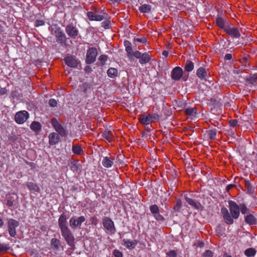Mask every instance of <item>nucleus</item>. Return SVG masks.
Returning <instances> with one entry per match:
<instances>
[{"mask_svg":"<svg viewBox=\"0 0 257 257\" xmlns=\"http://www.w3.org/2000/svg\"><path fill=\"white\" fill-rule=\"evenodd\" d=\"M228 205L230 213L226 207H223L221 209V213L225 222L230 225L234 223V219H237L239 216V206L232 200L228 201Z\"/></svg>","mask_w":257,"mask_h":257,"instance_id":"obj_1","label":"nucleus"},{"mask_svg":"<svg viewBox=\"0 0 257 257\" xmlns=\"http://www.w3.org/2000/svg\"><path fill=\"white\" fill-rule=\"evenodd\" d=\"M67 217L65 213H62L58 219V225L61 230L62 236L67 244L70 246L74 245L75 237L67 225Z\"/></svg>","mask_w":257,"mask_h":257,"instance_id":"obj_2","label":"nucleus"},{"mask_svg":"<svg viewBox=\"0 0 257 257\" xmlns=\"http://www.w3.org/2000/svg\"><path fill=\"white\" fill-rule=\"evenodd\" d=\"M51 123L58 134L61 137H66L68 135V131L63 127L57 120L56 118L51 119Z\"/></svg>","mask_w":257,"mask_h":257,"instance_id":"obj_3","label":"nucleus"},{"mask_svg":"<svg viewBox=\"0 0 257 257\" xmlns=\"http://www.w3.org/2000/svg\"><path fill=\"white\" fill-rule=\"evenodd\" d=\"M102 225L104 228L110 234H114L116 231V228L114 222L109 217L105 216L102 220Z\"/></svg>","mask_w":257,"mask_h":257,"instance_id":"obj_4","label":"nucleus"},{"mask_svg":"<svg viewBox=\"0 0 257 257\" xmlns=\"http://www.w3.org/2000/svg\"><path fill=\"white\" fill-rule=\"evenodd\" d=\"M20 225L19 221L11 218L8 221V230L11 237H15L17 234L16 228Z\"/></svg>","mask_w":257,"mask_h":257,"instance_id":"obj_5","label":"nucleus"},{"mask_svg":"<svg viewBox=\"0 0 257 257\" xmlns=\"http://www.w3.org/2000/svg\"><path fill=\"white\" fill-rule=\"evenodd\" d=\"M97 55V50L95 47L89 48L87 51L85 62L87 64H91L96 60Z\"/></svg>","mask_w":257,"mask_h":257,"instance_id":"obj_6","label":"nucleus"},{"mask_svg":"<svg viewBox=\"0 0 257 257\" xmlns=\"http://www.w3.org/2000/svg\"><path fill=\"white\" fill-rule=\"evenodd\" d=\"M101 12L102 14L99 15L92 12H88L87 13V16L90 21H101L103 20H107L109 17L108 15L103 11H102Z\"/></svg>","mask_w":257,"mask_h":257,"instance_id":"obj_7","label":"nucleus"},{"mask_svg":"<svg viewBox=\"0 0 257 257\" xmlns=\"http://www.w3.org/2000/svg\"><path fill=\"white\" fill-rule=\"evenodd\" d=\"M29 117V113L26 110L17 112L15 116V120L18 124H23Z\"/></svg>","mask_w":257,"mask_h":257,"instance_id":"obj_8","label":"nucleus"},{"mask_svg":"<svg viewBox=\"0 0 257 257\" xmlns=\"http://www.w3.org/2000/svg\"><path fill=\"white\" fill-rule=\"evenodd\" d=\"M85 220V218L83 216L79 217L72 216L69 220L70 227L72 229H75L77 227L81 228V224Z\"/></svg>","mask_w":257,"mask_h":257,"instance_id":"obj_9","label":"nucleus"},{"mask_svg":"<svg viewBox=\"0 0 257 257\" xmlns=\"http://www.w3.org/2000/svg\"><path fill=\"white\" fill-rule=\"evenodd\" d=\"M65 32L71 39H74L78 35L79 31L73 24L70 23L65 27Z\"/></svg>","mask_w":257,"mask_h":257,"instance_id":"obj_10","label":"nucleus"},{"mask_svg":"<svg viewBox=\"0 0 257 257\" xmlns=\"http://www.w3.org/2000/svg\"><path fill=\"white\" fill-rule=\"evenodd\" d=\"M55 34L57 42L61 44H65L67 38L60 28H57L55 30Z\"/></svg>","mask_w":257,"mask_h":257,"instance_id":"obj_11","label":"nucleus"},{"mask_svg":"<svg viewBox=\"0 0 257 257\" xmlns=\"http://www.w3.org/2000/svg\"><path fill=\"white\" fill-rule=\"evenodd\" d=\"M183 74V69L179 66L175 67L171 71V78L175 81H179Z\"/></svg>","mask_w":257,"mask_h":257,"instance_id":"obj_12","label":"nucleus"},{"mask_svg":"<svg viewBox=\"0 0 257 257\" xmlns=\"http://www.w3.org/2000/svg\"><path fill=\"white\" fill-rule=\"evenodd\" d=\"M224 32L228 35L236 39L239 38L241 36L239 29L237 28L232 27L231 26H228Z\"/></svg>","mask_w":257,"mask_h":257,"instance_id":"obj_13","label":"nucleus"},{"mask_svg":"<svg viewBox=\"0 0 257 257\" xmlns=\"http://www.w3.org/2000/svg\"><path fill=\"white\" fill-rule=\"evenodd\" d=\"M65 64L70 67L77 68L80 61L74 56H67L64 59Z\"/></svg>","mask_w":257,"mask_h":257,"instance_id":"obj_14","label":"nucleus"},{"mask_svg":"<svg viewBox=\"0 0 257 257\" xmlns=\"http://www.w3.org/2000/svg\"><path fill=\"white\" fill-rule=\"evenodd\" d=\"M50 244L54 250L59 251L60 249L63 250L64 247L61 244L60 240L56 238H52L50 241Z\"/></svg>","mask_w":257,"mask_h":257,"instance_id":"obj_15","label":"nucleus"},{"mask_svg":"<svg viewBox=\"0 0 257 257\" xmlns=\"http://www.w3.org/2000/svg\"><path fill=\"white\" fill-rule=\"evenodd\" d=\"M216 24L218 27L223 29L224 31H225V29H226L228 26H232V24L228 22H226L222 17H218L216 18Z\"/></svg>","mask_w":257,"mask_h":257,"instance_id":"obj_16","label":"nucleus"},{"mask_svg":"<svg viewBox=\"0 0 257 257\" xmlns=\"http://www.w3.org/2000/svg\"><path fill=\"white\" fill-rule=\"evenodd\" d=\"M59 135L56 133H52L49 135V143L51 146L57 144L60 141Z\"/></svg>","mask_w":257,"mask_h":257,"instance_id":"obj_17","label":"nucleus"},{"mask_svg":"<svg viewBox=\"0 0 257 257\" xmlns=\"http://www.w3.org/2000/svg\"><path fill=\"white\" fill-rule=\"evenodd\" d=\"M185 199L188 204L197 210H199L200 207L201 206L200 203L196 202L195 200L188 197V196H185Z\"/></svg>","mask_w":257,"mask_h":257,"instance_id":"obj_18","label":"nucleus"},{"mask_svg":"<svg viewBox=\"0 0 257 257\" xmlns=\"http://www.w3.org/2000/svg\"><path fill=\"white\" fill-rule=\"evenodd\" d=\"M151 118V114H148L147 115L141 114L139 117V120L141 123L144 125H147L150 123L152 122V120Z\"/></svg>","mask_w":257,"mask_h":257,"instance_id":"obj_19","label":"nucleus"},{"mask_svg":"<svg viewBox=\"0 0 257 257\" xmlns=\"http://www.w3.org/2000/svg\"><path fill=\"white\" fill-rule=\"evenodd\" d=\"M124 46L125 47V51L127 53V56L129 59H131L132 57V46L131 43L128 40H125L123 42Z\"/></svg>","mask_w":257,"mask_h":257,"instance_id":"obj_20","label":"nucleus"},{"mask_svg":"<svg viewBox=\"0 0 257 257\" xmlns=\"http://www.w3.org/2000/svg\"><path fill=\"white\" fill-rule=\"evenodd\" d=\"M27 187L30 191L34 193H38L40 191L39 186L37 184L32 182H28Z\"/></svg>","mask_w":257,"mask_h":257,"instance_id":"obj_21","label":"nucleus"},{"mask_svg":"<svg viewBox=\"0 0 257 257\" xmlns=\"http://www.w3.org/2000/svg\"><path fill=\"white\" fill-rule=\"evenodd\" d=\"M101 136L108 142H112L113 139V135L111 131H104L102 133Z\"/></svg>","mask_w":257,"mask_h":257,"instance_id":"obj_22","label":"nucleus"},{"mask_svg":"<svg viewBox=\"0 0 257 257\" xmlns=\"http://www.w3.org/2000/svg\"><path fill=\"white\" fill-rule=\"evenodd\" d=\"M123 244L128 249H131L134 248L137 244L136 241H132L123 239L122 240Z\"/></svg>","mask_w":257,"mask_h":257,"instance_id":"obj_23","label":"nucleus"},{"mask_svg":"<svg viewBox=\"0 0 257 257\" xmlns=\"http://www.w3.org/2000/svg\"><path fill=\"white\" fill-rule=\"evenodd\" d=\"M244 219L245 222L249 225H255L257 223L256 218L252 214L247 215Z\"/></svg>","mask_w":257,"mask_h":257,"instance_id":"obj_24","label":"nucleus"},{"mask_svg":"<svg viewBox=\"0 0 257 257\" xmlns=\"http://www.w3.org/2000/svg\"><path fill=\"white\" fill-rule=\"evenodd\" d=\"M12 195H14L15 197L11 196L7 197V205L10 207H12L14 205L15 201L17 200L18 201L19 199V197L16 194L13 193Z\"/></svg>","mask_w":257,"mask_h":257,"instance_id":"obj_25","label":"nucleus"},{"mask_svg":"<svg viewBox=\"0 0 257 257\" xmlns=\"http://www.w3.org/2000/svg\"><path fill=\"white\" fill-rule=\"evenodd\" d=\"M197 76L201 79H206L207 76L206 70L203 67L198 68L196 72Z\"/></svg>","mask_w":257,"mask_h":257,"instance_id":"obj_26","label":"nucleus"},{"mask_svg":"<svg viewBox=\"0 0 257 257\" xmlns=\"http://www.w3.org/2000/svg\"><path fill=\"white\" fill-rule=\"evenodd\" d=\"M151 59V57L148 53H143L142 56L139 59V62L141 64H145L149 62Z\"/></svg>","mask_w":257,"mask_h":257,"instance_id":"obj_27","label":"nucleus"},{"mask_svg":"<svg viewBox=\"0 0 257 257\" xmlns=\"http://www.w3.org/2000/svg\"><path fill=\"white\" fill-rule=\"evenodd\" d=\"M113 159L111 160L110 158L105 157L102 160V164L105 168H110L113 165Z\"/></svg>","mask_w":257,"mask_h":257,"instance_id":"obj_28","label":"nucleus"},{"mask_svg":"<svg viewBox=\"0 0 257 257\" xmlns=\"http://www.w3.org/2000/svg\"><path fill=\"white\" fill-rule=\"evenodd\" d=\"M30 128L33 132H38L41 130L42 125L39 122L33 121L30 125Z\"/></svg>","mask_w":257,"mask_h":257,"instance_id":"obj_29","label":"nucleus"},{"mask_svg":"<svg viewBox=\"0 0 257 257\" xmlns=\"http://www.w3.org/2000/svg\"><path fill=\"white\" fill-rule=\"evenodd\" d=\"M184 111L185 114L190 116H195L197 114V109L195 107H187Z\"/></svg>","mask_w":257,"mask_h":257,"instance_id":"obj_30","label":"nucleus"},{"mask_svg":"<svg viewBox=\"0 0 257 257\" xmlns=\"http://www.w3.org/2000/svg\"><path fill=\"white\" fill-rule=\"evenodd\" d=\"M107 74L109 77L114 78L118 74L117 69L113 67L109 68L107 71Z\"/></svg>","mask_w":257,"mask_h":257,"instance_id":"obj_31","label":"nucleus"},{"mask_svg":"<svg viewBox=\"0 0 257 257\" xmlns=\"http://www.w3.org/2000/svg\"><path fill=\"white\" fill-rule=\"evenodd\" d=\"M194 68V65L193 62L190 60H187L186 62L185 65L184 66V70L187 72H191L192 71Z\"/></svg>","mask_w":257,"mask_h":257,"instance_id":"obj_32","label":"nucleus"},{"mask_svg":"<svg viewBox=\"0 0 257 257\" xmlns=\"http://www.w3.org/2000/svg\"><path fill=\"white\" fill-rule=\"evenodd\" d=\"M151 6L148 4H144L139 7V11L143 13H148L151 10Z\"/></svg>","mask_w":257,"mask_h":257,"instance_id":"obj_33","label":"nucleus"},{"mask_svg":"<svg viewBox=\"0 0 257 257\" xmlns=\"http://www.w3.org/2000/svg\"><path fill=\"white\" fill-rule=\"evenodd\" d=\"M245 186L249 194H252L254 191V188L253 187L251 183L248 180H245Z\"/></svg>","mask_w":257,"mask_h":257,"instance_id":"obj_34","label":"nucleus"},{"mask_svg":"<svg viewBox=\"0 0 257 257\" xmlns=\"http://www.w3.org/2000/svg\"><path fill=\"white\" fill-rule=\"evenodd\" d=\"M256 250L253 248H248L245 250L244 254L247 257H252L256 254Z\"/></svg>","mask_w":257,"mask_h":257,"instance_id":"obj_35","label":"nucleus"},{"mask_svg":"<svg viewBox=\"0 0 257 257\" xmlns=\"http://www.w3.org/2000/svg\"><path fill=\"white\" fill-rule=\"evenodd\" d=\"M208 138L211 140L215 139L217 133V130L216 128H212L209 130L207 131Z\"/></svg>","mask_w":257,"mask_h":257,"instance_id":"obj_36","label":"nucleus"},{"mask_svg":"<svg viewBox=\"0 0 257 257\" xmlns=\"http://www.w3.org/2000/svg\"><path fill=\"white\" fill-rule=\"evenodd\" d=\"M72 151L74 154L80 155L82 152V149L79 145H73L72 148Z\"/></svg>","mask_w":257,"mask_h":257,"instance_id":"obj_37","label":"nucleus"},{"mask_svg":"<svg viewBox=\"0 0 257 257\" xmlns=\"http://www.w3.org/2000/svg\"><path fill=\"white\" fill-rule=\"evenodd\" d=\"M246 81L249 82L251 84H253L257 80V75L253 74L249 75L246 78Z\"/></svg>","mask_w":257,"mask_h":257,"instance_id":"obj_38","label":"nucleus"},{"mask_svg":"<svg viewBox=\"0 0 257 257\" xmlns=\"http://www.w3.org/2000/svg\"><path fill=\"white\" fill-rule=\"evenodd\" d=\"M91 84L88 82H84L80 86V89L82 91L85 93L88 88L91 87Z\"/></svg>","mask_w":257,"mask_h":257,"instance_id":"obj_39","label":"nucleus"},{"mask_svg":"<svg viewBox=\"0 0 257 257\" xmlns=\"http://www.w3.org/2000/svg\"><path fill=\"white\" fill-rule=\"evenodd\" d=\"M150 210L152 215L156 213H158V212H160L159 207L156 204L151 205L150 207Z\"/></svg>","mask_w":257,"mask_h":257,"instance_id":"obj_40","label":"nucleus"},{"mask_svg":"<svg viewBox=\"0 0 257 257\" xmlns=\"http://www.w3.org/2000/svg\"><path fill=\"white\" fill-rule=\"evenodd\" d=\"M108 56L106 55H101L98 58L99 61H100L101 63V65L103 66L106 61L107 60Z\"/></svg>","mask_w":257,"mask_h":257,"instance_id":"obj_41","label":"nucleus"},{"mask_svg":"<svg viewBox=\"0 0 257 257\" xmlns=\"http://www.w3.org/2000/svg\"><path fill=\"white\" fill-rule=\"evenodd\" d=\"M153 216L158 221H163L165 220L164 217L160 214V212L155 213Z\"/></svg>","mask_w":257,"mask_h":257,"instance_id":"obj_42","label":"nucleus"},{"mask_svg":"<svg viewBox=\"0 0 257 257\" xmlns=\"http://www.w3.org/2000/svg\"><path fill=\"white\" fill-rule=\"evenodd\" d=\"M248 209L246 207V205L244 204H241L239 205V211L241 212L242 214H245L248 211Z\"/></svg>","mask_w":257,"mask_h":257,"instance_id":"obj_43","label":"nucleus"},{"mask_svg":"<svg viewBox=\"0 0 257 257\" xmlns=\"http://www.w3.org/2000/svg\"><path fill=\"white\" fill-rule=\"evenodd\" d=\"M182 206V202L180 200L177 201L176 205L174 207V210L176 212H179Z\"/></svg>","mask_w":257,"mask_h":257,"instance_id":"obj_44","label":"nucleus"},{"mask_svg":"<svg viewBox=\"0 0 257 257\" xmlns=\"http://www.w3.org/2000/svg\"><path fill=\"white\" fill-rule=\"evenodd\" d=\"M134 42L136 45H137V42L145 44L147 42V39L145 37H142L141 38H135L134 39Z\"/></svg>","mask_w":257,"mask_h":257,"instance_id":"obj_45","label":"nucleus"},{"mask_svg":"<svg viewBox=\"0 0 257 257\" xmlns=\"http://www.w3.org/2000/svg\"><path fill=\"white\" fill-rule=\"evenodd\" d=\"M215 232L216 234L219 236H222L223 234H224L223 230L222 229V227L220 225H218L217 226Z\"/></svg>","mask_w":257,"mask_h":257,"instance_id":"obj_46","label":"nucleus"},{"mask_svg":"<svg viewBox=\"0 0 257 257\" xmlns=\"http://www.w3.org/2000/svg\"><path fill=\"white\" fill-rule=\"evenodd\" d=\"M101 26L105 29H108L110 28L111 23L110 21H104L101 23Z\"/></svg>","mask_w":257,"mask_h":257,"instance_id":"obj_47","label":"nucleus"},{"mask_svg":"<svg viewBox=\"0 0 257 257\" xmlns=\"http://www.w3.org/2000/svg\"><path fill=\"white\" fill-rule=\"evenodd\" d=\"M202 257H213V252L210 250H206L203 254Z\"/></svg>","mask_w":257,"mask_h":257,"instance_id":"obj_48","label":"nucleus"},{"mask_svg":"<svg viewBox=\"0 0 257 257\" xmlns=\"http://www.w3.org/2000/svg\"><path fill=\"white\" fill-rule=\"evenodd\" d=\"M167 255L168 257H177V254L175 250H171L167 253Z\"/></svg>","mask_w":257,"mask_h":257,"instance_id":"obj_49","label":"nucleus"},{"mask_svg":"<svg viewBox=\"0 0 257 257\" xmlns=\"http://www.w3.org/2000/svg\"><path fill=\"white\" fill-rule=\"evenodd\" d=\"M151 118L152 120V122L158 121L160 119V115L157 113H154L151 115Z\"/></svg>","mask_w":257,"mask_h":257,"instance_id":"obj_50","label":"nucleus"},{"mask_svg":"<svg viewBox=\"0 0 257 257\" xmlns=\"http://www.w3.org/2000/svg\"><path fill=\"white\" fill-rule=\"evenodd\" d=\"M49 104L51 107H54L57 106V102L55 99L51 98L49 100Z\"/></svg>","mask_w":257,"mask_h":257,"instance_id":"obj_51","label":"nucleus"},{"mask_svg":"<svg viewBox=\"0 0 257 257\" xmlns=\"http://www.w3.org/2000/svg\"><path fill=\"white\" fill-rule=\"evenodd\" d=\"M70 167L71 170L73 172H76L78 170V165L76 163L71 164Z\"/></svg>","mask_w":257,"mask_h":257,"instance_id":"obj_52","label":"nucleus"},{"mask_svg":"<svg viewBox=\"0 0 257 257\" xmlns=\"http://www.w3.org/2000/svg\"><path fill=\"white\" fill-rule=\"evenodd\" d=\"M143 53H141L140 51H135V52H133V51H132V56H134L135 57L138 58V59H139L141 58V57L142 56V55Z\"/></svg>","mask_w":257,"mask_h":257,"instance_id":"obj_53","label":"nucleus"},{"mask_svg":"<svg viewBox=\"0 0 257 257\" xmlns=\"http://www.w3.org/2000/svg\"><path fill=\"white\" fill-rule=\"evenodd\" d=\"M113 254L114 257H123L122 253L118 249L114 250Z\"/></svg>","mask_w":257,"mask_h":257,"instance_id":"obj_54","label":"nucleus"},{"mask_svg":"<svg viewBox=\"0 0 257 257\" xmlns=\"http://www.w3.org/2000/svg\"><path fill=\"white\" fill-rule=\"evenodd\" d=\"M45 25V22L43 20H37L35 21V26L38 27Z\"/></svg>","mask_w":257,"mask_h":257,"instance_id":"obj_55","label":"nucleus"},{"mask_svg":"<svg viewBox=\"0 0 257 257\" xmlns=\"http://www.w3.org/2000/svg\"><path fill=\"white\" fill-rule=\"evenodd\" d=\"M9 247L6 244H0V252L7 251L9 249Z\"/></svg>","mask_w":257,"mask_h":257,"instance_id":"obj_56","label":"nucleus"},{"mask_svg":"<svg viewBox=\"0 0 257 257\" xmlns=\"http://www.w3.org/2000/svg\"><path fill=\"white\" fill-rule=\"evenodd\" d=\"M237 121L236 119H231L229 121V124L230 126L234 127L237 125Z\"/></svg>","mask_w":257,"mask_h":257,"instance_id":"obj_57","label":"nucleus"},{"mask_svg":"<svg viewBox=\"0 0 257 257\" xmlns=\"http://www.w3.org/2000/svg\"><path fill=\"white\" fill-rule=\"evenodd\" d=\"M8 90L6 87H0V95H4L7 94Z\"/></svg>","mask_w":257,"mask_h":257,"instance_id":"obj_58","label":"nucleus"},{"mask_svg":"<svg viewBox=\"0 0 257 257\" xmlns=\"http://www.w3.org/2000/svg\"><path fill=\"white\" fill-rule=\"evenodd\" d=\"M236 185L235 184H229L226 187V190L227 192H228L231 188L235 187Z\"/></svg>","mask_w":257,"mask_h":257,"instance_id":"obj_59","label":"nucleus"},{"mask_svg":"<svg viewBox=\"0 0 257 257\" xmlns=\"http://www.w3.org/2000/svg\"><path fill=\"white\" fill-rule=\"evenodd\" d=\"M232 55L231 54L228 53L225 54L224 56V59L225 60H230L232 59Z\"/></svg>","mask_w":257,"mask_h":257,"instance_id":"obj_60","label":"nucleus"},{"mask_svg":"<svg viewBox=\"0 0 257 257\" xmlns=\"http://www.w3.org/2000/svg\"><path fill=\"white\" fill-rule=\"evenodd\" d=\"M26 163L29 165L32 169H35L36 168V164L33 162H29L27 161Z\"/></svg>","mask_w":257,"mask_h":257,"instance_id":"obj_61","label":"nucleus"},{"mask_svg":"<svg viewBox=\"0 0 257 257\" xmlns=\"http://www.w3.org/2000/svg\"><path fill=\"white\" fill-rule=\"evenodd\" d=\"M84 70L86 72H90L91 71L92 69H91V67L90 66H85V68H84Z\"/></svg>","mask_w":257,"mask_h":257,"instance_id":"obj_62","label":"nucleus"},{"mask_svg":"<svg viewBox=\"0 0 257 257\" xmlns=\"http://www.w3.org/2000/svg\"><path fill=\"white\" fill-rule=\"evenodd\" d=\"M90 221H91L92 223L96 224V221H97V218L96 217H93L91 218Z\"/></svg>","mask_w":257,"mask_h":257,"instance_id":"obj_63","label":"nucleus"},{"mask_svg":"<svg viewBox=\"0 0 257 257\" xmlns=\"http://www.w3.org/2000/svg\"><path fill=\"white\" fill-rule=\"evenodd\" d=\"M162 54L163 56L167 57L169 55V52L168 51L164 50L163 51Z\"/></svg>","mask_w":257,"mask_h":257,"instance_id":"obj_64","label":"nucleus"}]
</instances>
